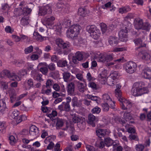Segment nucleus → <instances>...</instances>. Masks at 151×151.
Returning <instances> with one entry per match:
<instances>
[{"instance_id": "37", "label": "nucleus", "mask_w": 151, "mask_h": 151, "mask_svg": "<svg viewBox=\"0 0 151 151\" xmlns=\"http://www.w3.org/2000/svg\"><path fill=\"white\" fill-rule=\"evenodd\" d=\"M102 100L104 103H109L111 99L108 94L105 93L102 96Z\"/></svg>"}, {"instance_id": "24", "label": "nucleus", "mask_w": 151, "mask_h": 151, "mask_svg": "<svg viewBox=\"0 0 151 151\" xmlns=\"http://www.w3.org/2000/svg\"><path fill=\"white\" fill-rule=\"evenodd\" d=\"M22 18L20 20V24L23 26L28 25L29 22V16H22Z\"/></svg>"}, {"instance_id": "56", "label": "nucleus", "mask_w": 151, "mask_h": 151, "mask_svg": "<svg viewBox=\"0 0 151 151\" xmlns=\"http://www.w3.org/2000/svg\"><path fill=\"white\" fill-rule=\"evenodd\" d=\"M64 6H63V8L62 9V12H67L70 6L68 4H64Z\"/></svg>"}, {"instance_id": "52", "label": "nucleus", "mask_w": 151, "mask_h": 151, "mask_svg": "<svg viewBox=\"0 0 151 151\" xmlns=\"http://www.w3.org/2000/svg\"><path fill=\"white\" fill-rule=\"evenodd\" d=\"M40 70L43 74L45 75H47L48 71V69L47 68L45 67H41L40 69Z\"/></svg>"}, {"instance_id": "30", "label": "nucleus", "mask_w": 151, "mask_h": 151, "mask_svg": "<svg viewBox=\"0 0 151 151\" xmlns=\"http://www.w3.org/2000/svg\"><path fill=\"white\" fill-rule=\"evenodd\" d=\"M6 107L5 99H3L0 100V111H4Z\"/></svg>"}, {"instance_id": "7", "label": "nucleus", "mask_w": 151, "mask_h": 151, "mask_svg": "<svg viewBox=\"0 0 151 151\" xmlns=\"http://www.w3.org/2000/svg\"><path fill=\"white\" fill-rule=\"evenodd\" d=\"M117 99L121 103L120 105L122 109L125 110L132 107V104L129 101L123 98L122 96L119 97Z\"/></svg>"}, {"instance_id": "63", "label": "nucleus", "mask_w": 151, "mask_h": 151, "mask_svg": "<svg viewBox=\"0 0 151 151\" xmlns=\"http://www.w3.org/2000/svg\"><path fill=\"white\" fill-rule=\"evenodd\" d=\"M87 97L88 99H91L92 100L96 101L97 103L98 97L97 96H93L92 95H88Z\"/></svg>"}, {"instance_id": "26", "label": "nucleus", "mask_w": 151, "mask_h": 151, "mask_svg": "<svg viewBox=\"0 0 151 151\" xmlns=\"http://www.w3.org/2000/svg\"><path fill=\"white\" fill-rule=\"evenodd\" d=\"M108 42L110 45L115 46L118 43L117 38L116 37H110L108 39Z\"/></svg>"}, {"instance_id": "39", "label": "nucleus", "mask_w": 151, "mask_h": 151, "mask_svg": "<svg viewBox=\"0 0 151 151\" xmlns=\"http://www.w3.org/2000/svg\"><path fill=\"white\" fill-rule=\"evenodd\" d=\"M104 142L106 145L107 147L112 145L113 143V140L109 137L106 138L104 139Z\"/></svg>"}, {"instance_id": "48", "label": "nucleus", "mask_w": 151, "mask_h": 151, "mask_svg": "<svg viewBox=\"0 0 151 151\" xmlns=\"http://www.w3.org/2000/svg\"><path fill=\"white\" fill-rule=\"evenodd\" d=\"M47 67L51 71L54 70L56 69V66L55 64L53 63H51L48 65L47 64Z\"/></svg>"}, {"instance_id": "8", "label": "nucleus", "mask_w": 151, "mask_h": 151, "mask_svg": "<svg viewBox=\"0 0 151 151\" xmlns=\"http://www.w3.org/2000/svg\"><path fill=\"white\" fill-rule=\"evenodd\" d=\"M56 44L60 48L63 49L68 48L70 46L68 42H65L60 38H58L56 40Z\"/></svg>"}, {"instance_id": "57", "label": "nucleus", "mask_w": 151, "mask_h": 151, "mask_svg": "<svg viewBox=\"0 0 151 151\" xmlns=\"http://www.w3.org/2000/svg\"><path fill=\"white\" fill-rule=\"evenodd\" d=\"M54 82L53 81L50 79H48L47 80L46 83V87L48 88L50 87L52 85L54 84Z\"/></svg>"}, {"instance_id": "51", "label": "nucleus", "mask_w": 151, "mask_h": 151, "mask_svg": "<svg viewBox=\"0 0 151 151\" xmlns=\"http://www.w3.org/2000/svg\"><path fill=\"white\" fill-rule=\"evenodd\" d=\"M52 111V112L50 113H48V116L50 118H52V117H55L57 115V112L55 110H53L51 109V111Z\"/></svg>"}, {"instance_id": "5", "label": "nucleus", "mask_w": 151, "mask_h": 151, "mask_svg": "<svg viewBox=\"0 0 151 151\" xmlns=\"http://www.w3.org/2000/svg\"><path fill=\"white\" fill-rule=\"evenodd\" d=\"M86 29L95 39H97L99 37L100 34V31L99 29H97L95 26L94 25L88 26L86 27Z\"/></svg>"}, {"instance_id": "33", "label": "nucleus", "mask_w": 151, "mask_h": 151, "mask_svg": "<svg viewBox=\"0 0 151 151\" xmlns=\"http://www.w3.org/2000/svg\"><path fill=\"white\" fill-rule=\"evenodd\" d=\"M131 10L129 6H125L122 7L119 9V12L121 14L125 13Z\"/></svg>"}, {"instance_id": "6", "label": "nucleus", "mask_w": 151, "mask_h": 151, "mask_svg": "<svg viewBox=\"0 0 151 151\" xmlns=\"http://www.w3.org/2000/svg\"><path fill=\"white\" fill-rule=\"evenodd\" d=\"M137 65L134 62L130 61L125 63L124 66L126 72L129 74H132L136 70Z\"/></svg>"}, {"instance_id": "42", "label": "nucleus", "mask_w": 151, "mask_h": 151, "mask_svg": "<svg viewBox=\"0 0 151 151\" xmlns=\"http://www.w3.org/2000/svg\"><path fill=\"white\" fill-rule=\"evenodd\" d=\"M119 76V74L118 72L114 71L110 74L109 77L114 80H116L118 78Z\"/></svg>"}, {"instance_id": "36", "label": "nucleus", "mask_w": 151, "mask_h": 151, "mask_svg": "<svg viewBox=\"0 0 151 151\" xmlns=\"http://www.w3.org/2000/svg\"><path fill=\"white\" fill-rule=\"evenodd\" d=\"M71 22V21L69 19L67 18L63 20L62 24L63 27L66 28L70 25Z\"/></svg>"}, {"instance_id": "9", "label": "nucleus", "mask_w": 151, "mask_h": 151, "mask_svg": "<svg viewBox=\"0 0 151 151\" xmlns=\"http://www.w3.org/2000/svg\"><path fill=\"white\" fill-rule=\"evenodd\" d=\"M83 58V55L81 52L78 51L76 52L75 55L73 56V62L75 64H77L78 61L82 60Z\"/></svg>"}, {"instance_id": "35", "label": "nucleus", "mask_w": 151, "mask_h": 151, "mask_svg": "<svg viewBox=\"0 0 151 151\" xmlns=\"http://www.w3.org/2000/svg\"><path fill=\"white\" fill-rule=\"evenodd\" d=\"M55 137L54 136H49L47 137L44 140L45 144H47L52 142L55 140Z\"/></svg>"}, {"instance_id": "15", "label": "nucleus", "mask_w": 151, "mask_h": 151, "mask_svg": "<svg viewBox=\"0 0 151 151\" xmlns=\"http://www.w3.org/2000/svg\"><path fill=\"white\" fill-rule=\"evenodd\" d=\"M75 84L73 82H71L68 86L67 91L68 94L70 95H74L75 94Z\"/></svg>"}, {"instance_id": "58", "label": "nucleus", "mask_w": 151, "mask_h": 151, "mask_svg": "<svg viewBox=\"0 0 151 151\" xmlns=\"http://www.w3.org/2000/svg\"><path fill=\"white\" fill-rule=\"evenodd\" d=\"M33 50V47L32 45H30L29 47L26 48L24 50V52L25 54H27L32 52Z\"/></svg>"}, {"instance_id": "32", "label": "nucleus", "mask_w": 151, "mask_h": 151, "mask_svg": "<svg viewBox=\"0 0 151 151\" xmlns=\"http://www.w3.org/2000/svg\"><path fill=\"white\" fill-rule=\"evenodd\" d=\"M44 37H43L42 36L37 32H35L33 33V38L38 41L42 42L44 40Z\"/></svg>"}, {"instance_id": "53", "label": "nucleus", "mask_w": 151, "mask_h": 151, "mask_svg": "<svg viewBox=\"0 0 151 151\" xmlns=\"http://www.w3.org/2000/svg\"><path fill=\"white\" fill-rule=\"evenodd\" d=\"M100 27L102 32L103 33L105 32L107 29L106 25L104 23H102L101 24Z\"/></svg>"}, {"instance_id": "60", "label": "nucleus", "mask_w": 151, "mask_h": 151, "mask_svg": "<svg viewBox=\"0 0 151 151\" xmlns=\"http://www.w3.org/2000/svg\"><path fill=\"white\" fill-rule=\"evenodd\" d=\"M54 148L52 150V151H61V149L60 148V144L59 142L56 143L54 147Z\"/></svg>"}, {"instance_id": "41", "label": "nucleus", "mask_w": 151, "mask_h": 151, "mask_svg": "<svg viewBox=\"0 0 151 151\" xmlns=\"http://www.w3.org/2000/svg\"><path fill=\"white\" fill-rule=\"evenodd\" d=\"M13 63L17 66L20 67L24 65V62L22 60H14L13 62Z\"/></svg>"}, {"instance_id": "44", "label": "nucleus", "mask_w": 151, "mask_h": 151, "mask_svg": "<svg viewBox=\"0 0 151 151\" xmlns=\"http://www.w3.org/2000/svg\"><path fill=\"white\" fill-rule=\"evenodd\" d=\"M123 117L126 121L131 120L132 118V116L129 112H125L124 114Z\"/></svg>"}, {"instance_id": "14", "label": "nucleus", "mask_w": 151, "mask_h": 151, "mask_svg": "<svg viewBox=\"0 0 151 151\" xmlns=\"http://www.w3.org/2000/svg\"><path fill=\"white\" fill-rule=\"evenodd\" d=\"M107 73V71L106 69H104L98 76L102 84H104L106 81Z\"/></svg>"}, {"instance_id": "61", "label": "nucleus", "mask_w": 151, "mask_h": 151, "mask_svg": "<svg viewBox=\"0 0 151 151\" xmlns=\"http://www.w3.org/2000/svg\"><path fill=\"white\" fill-rule=\"evenodd\" d=\"M88 86L93 89L96 90L97 89L96 85L93 82H90L88 84Z\"/></svg>"}, {"instance_id": "22", "label": "nucleus", "mask_w": 151, "mask_h": 151, "mask_svg": "<svg viewBox=\"0 0 151 151\" xmlns=\"http://www.w3.org/2000/svg\"><path fill=\"white\" fill-rule=\"evenodd\" d=\"M32 11V9L31 8H29L28 6H27L23 8L22 13L20 15L29 16L28 15L30 14Z\"/></svg>"}, {"instance_id": "11", "label": "nucleus", "mask_w": 151, "mask_h": 151, "mask_svg": "<svg viewBox=\"0 0 151 151\" xmlns=\"http://www.w3.org/2000/svg\"><path fill=\"white\" fill-rule=\"evenodd\" d=\"M38 129L35 125H32L30 127L29 133L30 135L36 137L39 135Z\"/></svg>"}, {"instance_id": "45", "label": "nucleus", "mask_w": 151, "mask_h": 151, "mask_svg": "<svg viewBox=\"0 0 151 151\" xmlns=\"http://www.w3.org/2000/svg\"><path fill=\"white\" fill-rule=\"evenodd\" d=\"M16 119H17V123H19L22 121L25 120L27 117L26 116L24 115H21L18 116Z\"/></svg>"}, {"instance_id": "46", "label": "nucleus", "mask_w": 151, "mask_h": 151, "mask_svg": "<svg viewBox=\"0 0 151 151\" xmlns=\"http://www.w3.org/2000/svg\"><path fill=\"white\" fill-rule=\"evenodd\" d=\"M63 124V122L61 119H58L57 121L56 126L57 128L62 127Z\"/></svg>"}, {"instance_id": "27", "label": "nucleus", "mask_w": 151, "mask_h": 151, "mask_svg": "<svg viewBox=\"0 0 151 151\" xmlns=\"http://www.w3.org/2000/svg\"><path fill=\"white\" fill-rule=\"evenodd\" d=\"M107 131L106 129H99L96 131V135L99 137H102L106 135Z\"/></svg>"}, {"instance_id": "49", "label": "nucleus", "mask_w": 151, "mask_h": 151, "mask_svg": "<svg viewBox=\"0 0 151 151\" xmlns=\"http://www.w3.org/2000/svg\"><path fill=\"white\" fill-rule=\"evenodd\" d=\"M151 27V25L148 22H146L143 24V27L142 29L147 31H149Z\"/></svg>"}, {"instance_id": "43", "label": "nucleus", "mask_w": 151, "mask_h": 151, "mask_svg": "<svg viewBox=\"0 0 151 151\" xmlns=\"http://www.w3.org/2000/svg\"><path fill=\"white\" fill-rule=\"evenodd\" d=\"M11 73L8 70H5L1 72V74L2 77H7L9 78Z\"/></svg>"}, {"instance_id": "29", "label": "nucleus", "mask_w": 151, "mask_h": 151, "mask_svg": "<svg viewBox=\"0 0 151 151\" xmlns=\"http://www.w3.org/2000/svg\"><path fill=\"white\" fill-rule=\"evenodd\" d=\"M63 77L65 81L67 82H70L71 81V74L68 72H64L63 73Z\"/></svg>"}, {"instance_id": "19", "label": "nucleus", "mask_w": 151, "mask_h": 151, "mask_svg": "<svg viewBox=\"0 0 151 151\" xmlns=\"http://www.w3.org/2000/svg\"><path fill=\"white\" fill-rule=\"evenodd\" d=\"M88 123L92 126L94 127L95 126V123L98 120V119L92 114H89L88 116Z\"/></svg>"}, {"instance_id": "21", "label": "nucleus", "mask_w": 151, "mask_h": 151, "mask_svg": "<svg viewBox=\"0 0 151 151\" xmlns=\"http://www.w3.org/2000/svg\"><path fill=\"white\" fill-rule=\"evenodd\" d=\"M9 78L11 80L13 81H19L21 80V77L19 75V73L17 75L14 72L11 73L9 77Z\"/></svg>"}, {"instance_id": "12", "label": "nucleus", "mask_w": 151, "mask_h": 151, "mask_svg": "<svg viewBox=\"0 0 151 151\" xmlns=\"http://www.w3.org/2000/svg\"><path fill=\"white\" fill-rule=\"evenodd\" d=\"M51 8L49 4L42 7L40 9L39 14L40 15L44 16L47 13V11H50Z\"/></svg>"}, {"instance_id": "3", "label": "nucleus", "mask_w": 151, "mask_h": 151, "mask_svg": "<svg viewBox=\"0 0 151 151\" xmlns=\"http://www.w3.org/2000/svg\"><path fill=\"white\" fill-rule=\"evenodd\" d=\"M131 24L129 23L128 25L123 27V28L121 29L119 32V36L120 40L122 42H126L128 40L127 33L128 30L130 29V27L129 26H131Z\"/></svg>"}, {"instance_id": "54", "label": "nucleus", "mask_w": 151, "mask_h": 151, "mask_svg": "<svg viewBox=\"0 0 151 151\" xmlns=\"http://www.w3.org/2000/svg\"><path fill=\"white\" fill-rule=\"evenodd\" d=\"M76 78L80 81L85 82V80L83 78V75L81 73H78L76 75Z\"/></svg>"}, {"instance_id": "40", "label": "nucleus", "mask_w": 151, "mask_h": 151, "mask_svg": "<svg viewBox=\"0 0 151 151\" xmlns=\"http://www.w3.org/2000/svg\"><path fill=\"white\" fill-rule=\"evenodd\" d=\"M77 85L80 92H83L85 91L86 88L83 83L79 82H78Z\"/></svg>"}, {"instance_id": "1", "label": "nucleus", "mask_w": 151, "mask_h": 151, "mask_svg": "<svg viewBox=\"0 0 151 151\" xmlns=\"http://www.w3.org/2000/svg\"><path fill=\"white\" fill-rule=\"evenodd\" d=\"M145 83L142 82L135 83L131 90L132 94L134 96H139L146 93L147 88L145 87Z\"/></svg>"}, {"instance_id": "16", "label": "nucleus", "mask_w": 151, "mask_h": 151, "mask_svg": "<svg viewBox=\"0 0 151 151\" xmlns=\"http://www.w3.org/2000/svg\"><path fill=\"white\" fill-rule=\"evenodd\" d=\"M143 22L142 20L140 19H135L134 25L135 29H142Z\"/></svg>"}, {"instance_id": "31", "label": "nucleus", "mask_w": 151, "mask_h": 151, "mask_svg": "<svg viewBox=\"0 0 151 151\" xmlns=\"http://www.w3.org/2000/svg\"><path fill=\"white\" fill-rule=\"evenodd\" d=\"M116 88L115 90V96L117 98L122 96V92L120 90L121 86L119 84H117L116 86Z\"/></svg>"}, {"instance_id": "17", "label": "nucleus", "mask_w": 151, "mask_h": 151, "mask_svg": "<svg viewBox=\"0 0 151 151\" xmlns=\"http://www.w3.org/2000/svg\"><path fill=\"white\" fill-rule=\"evenodd\" d=\"M32 77L35 80L39 81L40 82L43 81L41 74H39L38 72L35 70H32L31 74Z\"/></svg>"}, {"instance_id": "47", "label": "nucleus", "mask_w": 151, "mask_h": 151, "mask_svg": "<svg viewBox=\"0 0 151 151\" xmlns=\"http://www.w3.org/2000/svg\"><path fill=\"white\" fill-rule=\"evenodd\" d=\"M101 109L98 106H96L91 110L93 114H99L101 111Z\"/></svg>"}, {"instance_id": "2", "label": "nucleus", "mask_w": 151, "mask_h": 151, "mask_svg": "<svg viewBox=\"0 0 151 151\" xmlns=\"http://www.w3.org/2000/svg\"><path fill=\"white\" fill-rule=\"evenodd\" d=\"M81 27L78 24H74L72 25L67 32V36L70 39H75L78 35L79 33Z\"/></svg>"}, {"instance_id": "64", "label": "nucleus", "mask_w": 151, "mask_h": 151, "mask_svg": "<svg viewBox=\"0 0 151 151\" xmlns=\"http://www.w3.org/2000/svg\"><path fill=\"white\" fill-rule=\"evenodd\" d=\"M10 101L12 103L15 101L16 99V95L15 93L11 94L10 95Z\"/></svg>"}, {"instance_id": "28", "label": "nucleus", "mask_w": 151, "mask_h": 151, "mask_svg": "<svg viewBox=\"0 0 151 151\" xmlns=\"http://www.w3.org/2000/svg\"><path fill=\"white\" fill-rule=\"evenodd\" d=\"M78 14L80 17H84L87 14L86 9L85 8H79Z\"/></svg>"}, {"instance_id": "23", "label": "nucleus", "mask_w": 151, "mask_h": 151, "mask_svg": "<svg viewBox=\"0 0 151 151\" xmlns=\"http://www.w3.org/2000/svg\"><path fill=\"white\" fill-rule=\"evenodd\" d=\"M72 105L73 107H79L82 104L80 101L78 100V98L76 97H74L72 100Z\"/></svg>"}, {"instance_id": "25", "label": "nucleus", "mask_w": 151, "mask_h": 151, "mask_svg": "<svg viewBox=\"0 0 151 151\" xmlns=\"http://www.w3.org/2000/svg\"><path fill=\"white\" fill-rule=\"evenodd\" d=\"M75 40L76 45H79L81 46H83V45H85L86 40L82 39L81 37H78L76 39V37L75 39H73Z\"/></svg>"}, {"instance_id": "20", "label": "nucleus", "mask_w": 151, "mask_h": 151, "mask_svg": "<svg viewBox=\"0 0 151 151\" xmlns=\"http://www.w3.org/2000/svg\"><path fill=\"white\" fill-rule=\"evenodd\" d=\"M142 73L145 78L148 79L151 78V69L149 68L144 69Z\"/></svg>"}, {"instance_id": "4", "label": "nucleus", "mask_w": 151, "mask_h": 151, "mask_svg": "<svg viewBox=\"0 0 151 151\" xmlns=\"http://www.w3.org/2000/svg\"><path fill=\"white\" fill-rule=\"evenodd\" d=\"M114 57V55L112 53H104L100 54L97 58V60L99 62L106 63L112 60Z\"/></svg>"}, {"instance_id": "59", "label": "nucleus", "mask_w": 151, "mask_h": 151, "mask_svg": "<svg viewBox=\"0 0 151 151\" xmlns=\"http://www.w3.org/2000/svg\"><path fill=\"white\" fill-rule=\"evenodd\" d=\"M109 104L107 103H104L102 104V106L103 110L105 111H107L109 109Z\"/></svg>"}, {"instance_id": "55", "label": "nucleus", "mask_w": 151, "mask_h": 151, "mask_svg": "<svg viewBox=\"0 0 151 151\" xmlns=\"http://www.w3.org/2000/svg\"><path fill=\"white\" fill-rule=\"evenodd\" d=\"M144 148V146L141 144L137 145L135 146V148L137 151H142Z\"/></svg>"}, {"instance_id": "62", "label": "nucleus", "mask_w": 151, "mask_h": 151, "mask_svg": "<svg viewBox=\"0 0 151 151\" xmlns=\"http://www.w3.org/2000/svg\"><path fill=\"white\" fill-rule=\"evenodd\" d=\"M9 139L10 144L12 145H14L16 142L15 137L12 135H11L9 137Z\"/></svg>"}, {"instance_id": "34", "label": "nucleus", "mask_w": 151, "mask_h": 151, "mask_svg": "<svg viewBox=\"0 0 151 151\" xmlns=\"http://www.w3.org/2000/svg\"><path fill=\"white\" fill-rule=\"evenodd\" d=\"M67 62L66 60H59L57 62L58 66L60 67H64L67 65Z\"/></svg>"}, {"instance_id": "38", "label": "nucleus", "mask_w": 151, "mask_h": 151, "mask_svg": "<svg viewBox=\"0 0 151 151\" xmlns=\"http://www.w3.org/2000/svg\"><path fill=\"white\" fill-rule=\"evenodd\" d=\"M106 81L108 85L110 86H113L116 83V80H114L109 76L106 78Z\"/></svg>"}, {"instance_id": "10", "label": "nucleus", "mask_w": 151, "mask_h": 151, "mask_svg": "<svg viewBox=\"0 0 151 151\" xmlns=\"http://www.w3.org/2000/svg\"><path fill=\"white\" fill-rule=\"evenodd\" d=\"M71 117L73 122L74 123H78L83 125H85V122H84V119L82 117H79L75 114H71Z\"/></svg>"}, {"instance_id": "13", "label": "nucleus", "mask_w": 151, "mask_h": 151, "mask_svg": "<svg viewBox=\"0 0 151 151\" xmlns=\"http://www.w3.org/2000/svg\"><path fill=\"white\" fill-rule=\"evenodd\" d=\"M55 18L53 16L46 18L45 19V24H43L45 25L47 27L50 28L54 24V21Z\"/></svg>"}, {"instance_id": "50", "label": "nucleus", "mask_w": 151, "mask_h": 151, "mask_svg": "<svg viewBox=\"0 0 151 151\" xmlns=\"http://www.w3.org/2000/svg\"><path fill=\"white\" fill-rule=\"evenodd\" d=\"M63 104L64 105V111H69L70 109V106L69 104L65 103V102H63Z\"/></svg>"}, {"instance_id": "18", "label": "nucleus", "mask_w": 151, "mask_h": 151, "mask_svg": "<svg viewBox=\"0 0 151 151\" xmlns=\"http://www.w3.org/2000/svg\"><path fill=\"white\" fill-rule=\"evenodd\" d=\"M134 42L136 45L139 46L138 47L135 48L136 50L139 51V49H140L141 47H145L146 46V45L142 42L141 38H136L134 40Z\"/></svg>"}]
</instances>
